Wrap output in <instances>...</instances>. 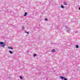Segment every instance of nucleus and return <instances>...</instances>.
Instances as JSON below:
<instances>
[{"label":"nucleus","instance_id":"nucleus-18","mask_svg":"<svg viewBox=\"0 0 80 80\" xmlns=\"http://www.w3.org/2000/svg\"><path fill=\"white\" fill-rule=\"evenodd\" d=\"M76 33H77V31H76Z\"/></svg>","mask_w":80,"mask_h":80},{"label":"nucleus","instance_id":"nucleus-19","mask_svg":"<svg viewBox=\"0 0 80 80\" xmlns=\"http://www.w3.org/2000/svg\"><path fill=\"white\" fill-rule=\"evenodd\" d=\"M57 28L58 29V28Z\"/></svg>","mask_w":80,"mask_h":80},{"label":"nucleus","instance_id":"nucleus-16","mask_svg":"<svg viewBox=\"0 0 80 80\" xmlns=\"http://www.w3.org/2000/svg\"><path fill=\"white\" fill-rule=\"evenodd\" d=\"M34 57H35L36 56H37V54H34L33 55Z\"/></svg>","mask_w":80,"mask_h":80},{"label":"nucleus","instance_id":"nucleus-14","mask_svg":"<svg viewBox=\"0 0 80 80\" xmlns=\"http://www.w3.org/2000/svg\"><path fill=\"white\" fill-rule=\"evenodd\" d=\"M64 80H67V78H65V77H64Z\"/></svg>","mask_w":80,"mask_h":80},{"label":"nucleus","instance_id":"nucleus-12","mask_svg":"<svg viewBox=\"0 0 80 80\" xmlns=\"http://www.w3.org/2000/svg\"><path fill=\"white\" fill-rule=\"evenodd\" d=\"M45 20L46 21H48V19L47 18H45Z\"/></svg>","mask_w":80,"mask_h":80},{"label":"nucleus","instance_id":"nucleus-1","mask_svg":"<svg viewBox=\"0 0 80 80\" xmlns=\"http://www.w3.org/2000/svg\"><path fill=\"white\" fill-rule=\"evenodd\" d=\"M0 44L1 47H5V43L2 42H0Z\"/></svg>","mask_w":80,"mask_h":80},{"label":"nucleus","instance_id":"nucleus-6","mask_svg":"<svg viewBox=\"0 0 80 80\" xmlns=\"http://www.w3.org/2000/svg\"><path fill=\"white\" fill-rule=\"evenodd\" d=\"M9 52L10 53H11V54H12V53H13V52L11 51H9Z\"/></svg>","mask_w":80,"mask_h":80},{"label":"nucleus","instance_id":"nucleus-3","mask_svg":"<svg viewBox=\"0 0 80 80\" xmlns=\"http://www.w3.org/2000/svg\"><path fill=\"white\" fill-rule=\"evenodd\" d=\"M60 78L62 79V80H63V79H64V78H65V77H63V76H61L60 77Z\"/></svg>","mask_w":80,"mask_h":80},{"label":"nucleus","instance_id":"nucleus-5","mask_svg":"<svg viewBox=\"0 0 80 80\" xmlns=\"http://www.w3.org/2000/svg\"><path fill=\"white\" fill-rule=\"evenodd\" d=\"M64 5H67V3L66 2H64Z\"/></svg>","mask_w":80,"mask_h":80},{"label":"nucleus","instance_id":"nucleus-7","mask_svg":"<svg viewBox=\"0 0 80 80\" xmlns=\"http://www.w3.org/2000/svg\"><path fill=\"white\" fill-rule=\"evenodd\" d=\"M8 48H9V49H11L12 50L13 49V48L12 47H8Z\"/></svg>","mask_w":80,"mask_h":80},{"label":"nucleus","instance_id":"nucleus-13","mask_svg":"<svg viewBox=\"0 0 80 80\" xmlns=\"http://www.w3.org/2000/svg\"><path fill=\"white\" fill-rule=\"evenodd\" d=\"M25 33H27L28 34H29V32H28L25 31Z\"/></svg>","mask_w":80,"mask_h":80},{"label":"nucleus","instance_id":"nucleus-17","mask_svg":"<svg viewBox=\"0 0 80 80\" xmlns=\"http://www.w3.org/2000/svg\"><path fill=\"white\" fill-rule=\"evenodd\" d=\"M79 10H80V7H79V8H78Z\"/></svg>","mask_w":80,"mask_h":80},{"label":"nucleus","instance_id":"nucleus-8","mask_svg":"<svg viewBox=\"0 0 80 80\" xmlns=\"http://www.w3.org/2000/svg\"><path fill=\"white\" fill-rule=\"evenodd\" d=\"M61 8H64V6H63L62 5H61Z\"/></svg>","mask_w":80,"mask_h":80},{"label":"nucleus","instance_id":"nucleus-11","mask_svg":"<svg viewBox=\"0 0 80 80\" xmlns=\"http://www.w3.org/2000/svg\"><path fill=\"white\" fill-rule=\"evenodd\" d=\"M78 47H79L78 45H76V48H78Z\"/></svg>","mask_w":80,"mask_h":80},{"label":"nucleus","instance_id":"nucleus-15","mask_svg":"<svg viewBox=\"0 0 80 80\" xmlns=\"http://www.w3.org/2000/svg\"><path fill=\"white\" fill-rule=\"evenodd\" d=\"M19 77L21 79H23V78L22 76H20Z\"/></svg>","mask_w":80,"mask_h":80},{"label":"nucleus","instance_id":"nucleus-10","mask_svg":"<svg viewBox=\"0 0 80 80\" xmlns=\"http://www.w3.org/2000/svg\"><path fill=\"white\" fill-rule=\"evenodd\" d=\"M22 30H24V29H25V27H23V26H22Z\"/></svg>","mask_w":80,"mask_h":80},{"label":"nucleus","instance_id":"nucleus-9","mask_svg":"<svg viewBox=\"0 0 80 80\" xmlns=\"http://www.w3.org/2000/svg\"><path fill=\"white\" fill-rule=\"evenodd\" d=\"M55 52V50L54 49H53L52 50V52Z\"/></svg>","mask_w":80,"mask_h":80},{"label":"nucleus","instance_id":"nucleus-2","mask_svg":"<svg viewBox=\"0 0 80 80\" xmlns=\"http://www.w3.org/2000/svg\"><path fill=\"white\" fill-rule=\"evenodd\" d=\"M66 28L67 29V33H69V32H70V31H69L70 30V28H68V27L66 26Z\"/></svg>","mask_w":80,"mask_h":80},{"label":"nucleus","instance_id":"nucleus-4","mask_svg":"<svg viewBox=\"0 0 80 80\" xmlns=\"http://www.w3.org/2000/svg\"><path fill=\"white\" fill-rule=\"evenodd\" d=\"M27 12H25V14L24 15V17H25V16H27Z\"/></svg>","mask_w":80,"mask_h":80}]
</instances>
